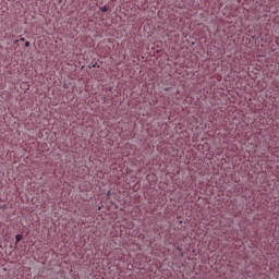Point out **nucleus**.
Masks as SVG:
<instances>
[{"mask_svg":"<svg viewBox=\"0 0 279 279\" xmlns=\"http://www.w3.org/2000/svg\"><path fill=\"white\" fill-rule=\"evenodd\" d=\"M20 241H23V235L22 234H17L15 236V243H19Z\"/></svg>","mask_w":279,"mask_h":279,"instance_id":"f257e3e1","label":"nucleus"},{"mask_svg":"<svg viewBox=\"0 0 279 279\" xmlns=\"http://www.w3.org/2000/svg\"><path fill=\"white\" fill-rule=\"evenodd\" d=\"M99 10H100V12H108L110 10V8L105 5V7H101Z\"/></svg>","mask_w":279,"mask_h":279,"instance_id":"f03ea898","label":"nucleus"},{"mask_svg":"<svg viewBox=\"0 0 279 279\" xmlns=\"http://www.w3.org/2000/svg\"><path fill=\"white\" fill-rule=\"evenodd\" d=\"M20 43H25V37H21Z\"/></svg>","mask_w":279,"mask_h":279,"instance_id":"7ed1b4c3","label":"nucleus"},{"mask_svg":"<svg viewBox=\"0 0 279 279\" xmlns=\"http://www.w3.org/2000/svg\"><path fill=\"white\" fill-rule=\"evenodd\" d=\"M25 47H29V41H26V43H25Z\"/></svg>","mask_w":279,"mask_h":279,"instance_id":"20e7f679","label":"nucleus"},{"mask_svg":"<svg viewBox=\"0 0 279 279\" xmlns=\"http://www.w3.org/2000/svg\"><path fill=\"white\" fill-rule=\"evenodd\" d=\"M14 45H19V40H14Z\"/></svg>","mask_w":279,"mask_h":279,"instance_id":"39448f33","label":"nucleus"},{"mask_svg":"<svg viewBox=\"0 0 279 279\" xmlns=\"http://www.w3.org/2000/svg\"><path fill=\"white\" fill-rule=\"evenodd\" d=\"M179 252H182V250L180 247H178Z\"/></svg>","mask_w":279,"mask_h":279,"instance_id":"423d86ee","label":"nucleus"}]
</instances>
